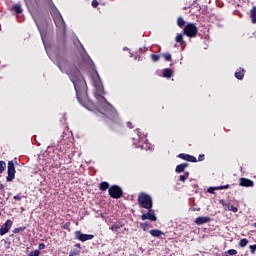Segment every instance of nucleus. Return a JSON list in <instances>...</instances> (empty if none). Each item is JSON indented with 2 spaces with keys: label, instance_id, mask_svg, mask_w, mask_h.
I'll list each match as a JSON object with an SVG mask.
<instances>
[{
  "label": "nucleus",
  "instance_id": "1",
  "mask_svg": "<svg viewBox=\"0 0 256 256\" xmlns=\"http://www.w3.org/2000/svg\"><path fill=\"white\" fill-rule=\"evenodd\" d=\"M57 67L62 71V73H67L74 85L76 97L79 103H83V100L87 97V82H85V78L81 75L79 68L69 64V62L63 58L58 60Z\"/></svg>",
  "mask_w": 256,
  "mask_h": 256
},
{
  "label": "nucleus",
  "instance_id": "2",
  "mask_svg": "<svg viewBox=\"0 0 256 256\" xmlns=\"http://www.w3.org/2000/svg\"><path fill=\"white\" fill-rule=\"evenodd\" d=\"M97 100L103 111H98V115H101L102 119L108 123V126L112 131H119L122 124L119 113H117L115 107H113V105H111L103 95H98Z\"/></svg>",
  "mask_w": 256,
  "mask_h": 256
},
{
  "label": "nucleus",
  "instance_id": "3",
  "mask_svg": "<svg viewBox=\"0 0 256 256\" xmlns=\"http://www.w3.org/2000/svg\"><path fill=\"white\" fill-rule=\"evenodd\" d=\"M138 205L142 209H153V198L145 192H140L138 195Z\"/></svg>",
  "mask_w": 256,
  "mask_h": 256
},
{
  "label": "nucleus",
  "instance_id": "4",
  "mask_svg": "<svg viewBox=\"0 0 256 256\" xmlns=\"http://www.w3.org/2000/svg\"><path fill=\"white\" fill-rule=\"evenodd\" d=\"M199 32V28H197V25L195 23H188L183 28V33L186 35V37H197V33Z\"/></svg>",
  "mask_w": 256,
  "mask_h": 256
},
{
  "label": "nucleus",
  "instance_id": "5",
  "mask_svg": "<svg viewBox=\"0 0 256 256\" xmlns=\"http://www.w3.org/2000/svg\"><path fill=\"white\" fill-rule=\"evenodd\" d=\"M108 193L112 199H121L123 197V189L118 185H112L108 189Z\"/></svg>",
  "mask_w": 256,
  "mask_h": 256
},
{
  "label": "nucleus",
  "instance_id": "6",
  "mask_svg": "<svg viewBox=\"0 0 256 256\" xmlns=\"http://www.w3.org/2000/svg\"><path fill=\"white\" fill-rule=\"evenodd\" d=\"M75 238L79 241H82V243H85V241H91V239H95V236L93 234H83L81 231H76L74 233Z\"/></svg>",
  "mask_w": 256,
  "mask_h": 256
},
{
  "label": "nucleus",
  "instance_id": "7",
  "mask_svg": "<svg viewBox=\"0 0 256 256\" xmlns=\"http://www.w3.org/2000/svg\"><path fill=\"white\" fill-rule=\"evenodd\" d=\"M8 176L6 178V181H13V179H15V164L13 163V161H9L8 162V170H7Z\"/></svg>",
  "mask_w": 256,
  "mask_h": 256
},
{
  "label": "nucleus",
  "instance_id": "8",
  "mask_svg": "<svg viewBox=\"0 0 256 256\" xmlns=\"http://www.w3.org/2000/svg\"><path fill=\"white\" fill-rule=\"evenodd\" d=\"M157 221V216H155V210L153 209H148V212L145 214L141 215V220L142 221Z\"/></svg>",
  "mask_w": 256,
  "mask_h": 256
},
{
  "label": "nucleus",
  "instance_id": "9",
  "mask_svg": "<svg viewBox=\"0 0 256 256\" xmlns=\"http://www.w3.org/2000/svg\"><path fill=\"white\" fill-rule=\"evenodd\" d=\"M53 19L56 27H59V29H63V27H65V20H63L61 13L56 12L55 16H53Z\"/></svg>",
  "mask_w": 256,
  "mask_h": 256
},
{
  "label": "nucleus",
  "instance_id": "10",
  "mask_svg": "<svg viewBox=\"0 0 256 256\" xmlns=\"http://www.w3.org/2000/svg\"><path fill=\"white\" fill-rule=\"evenodd\" d=\"M12 227H13V222L10 219L6 220L4 225L0 228V235L1 236L7 235V233L11 231Z\"/></svg>",
  "mask_w": 256,
  "mask_h": 256
},
{
  "label": "nucleus",
  "instance_id": "11",
  "mask_svg": "<svg viewBox=\"0 0 256 256\" xmlns=\"http://www.w3.org/2000/svg\"><path fill=\"white\" fill-rule=\"evenodd\" d=\"M179 159L183 161H188L189 163H197V158L190 154L181 153L178 155Z\"/></svg>",
  "mask_w": 256,
  "mask_h": 256
},
{
  "label": "nucleus",
  "instance_id": "12",
  "mask_svg": "<svg viewBox=\"0 0 256 256\" xmlns=\"http://www.w3.org/2000/svg\"><path fill=\"white\" fill-rule=\"evenodd\" d=\"M240 187H255V182L249 178H240Z\"/></svg>",
  "mask_w": 256,
  "mask_h": 256
},
{
  "label": "nucleus",
  "instance_id": "13",
  "mask_svg": "<svg viewBox=\"0 0 256 256\" xmlns=\"http://www.w3.org/2000/svg\"><path fill=\"white\" fill-rule=\"evenodd\" d=\"M210 222H211V217L209 216H199L194 221L196 225H205V223H210Z\"/></svg>",
  "mask_w": 256,
  "mask_h": 256
},
{
  "label": "nucleus",
  "instance_id": "14",
  "mask_svg": "<svg viewBox=\"0 0 256 256\" xmlns=\"http://www.w3.org/2000/svg\"><path fill=\"white\" fill-rule=\"evenodd\" d=\"M225 211H232V213H237V211H239L238 207H235L233 204L229 203V202H224L222 203Z\"/></svg>",
  "mask_w": 256,
  "mask_h": 256
},
{
  "label": "nucleus",
  "instance_id": "15",
  "mask_svg": "<svg viewBox=\"0 0 256 256\" xmlns=\"http://www.w3.org/2000/svg\"><path fill=\"white\" fill-rule=\"evenodd\" d=\"M122 227H125V224H123V222L121 221H118L110 226V231H113L114 233H119V229H121Z\"/></svg>",
  "mask_w": 256,
  "mask_h": 256
},
{
  "label": "nucleus",
  "instance_id": "16",
  "mask_svg": "<svg viewBox=\"0 0 256 256\" xmlns=\"http://www.w3.org/2000/svg\"><path fill=\"white\" fill-rule=\"evenodd\" d=\"M187 167H189V163H181L176 166L175 172L176 173H184L185 169H187Z\"/></svg>",
  "mask_w": 256,
  "mask_h": 256
},
{
  "label": "nucleus",
  "instance_id": "17",
  "mask_svg": "<svg viewBox=\"0 0 256 256\" xmlns=\"http://www.w3.org/2000/svg\"><path fill=\"white\" fill-rule=\"evenodd\" d=\"M133 141L136 147H143V141H145V138L137 134V138H133Z\"/></svg>",
  "mask_w": 256,
  "mask_h": 256
},
{
  "label": "nucleus",
  "instance_id": "18",
  "mask_svg": "<svg viewBox=\"0 0 256 256\" xmlns=\"http://www.w3.org/2000/svg\"><path fill=\"white\" fill-rule=\"evenodd\" d=\"M250 19L253 25H256V6H253L250 10Z\"/></svg>",
  "mask_w": 256,
  "mask_h": 256
},
{
  "label": "nucleus",
  "instance_id": "19",
  "mask_svg": "<svg viewBox=\"0 0 256 256\" xmlns=\"http://www.w3.org/2000/svg\"><path fill=\"white\" fill-rule=\"evenodd\" d=\"M162 77H165L166 79H171V77H173V70H171L170 68H165L163 70Z\"/></svg>",
  "mask_w": 256,
  "mask_h": 256
},
{
  "label": "nucleus",
  "instance_id": "20",
  "mask_svg": "<svg viewBox=\"0 0 256 256\" xmlns=\"http://www.w3.org/2000/svg\"><path fill=\"white\" fill-rule=\"evenodd\" d=\"M235 77L241 81L245 77V69L239 68V71L235 72Z\"/></svg>",
  "mask_w": 256,
  "mask_h": 256
},
{
  "label": "nucleus",
  "instance_id": "21",
  "mask_svg": "<svg viewBox=\"0 0 256 256\" xmlns=\"http://www.w3.org/2000/svg\"><path fill=\"white\" fill-rule=\"evenodd\" d=\"M150 235H152V237H161V235H165V234L163 233V231L159 229H152L150 231Z\"/></svg>",
  "mask_w": 256,
  "mask_h": 256
},
{
  "label": "nucleus",
  "instance_id": "22",
  "mask_svg": "<svg viewBox=\"0 0 256 256\" xmlns=\"http://www.w3.org/2000/svg\"><path fill=\"white\" fill-rule=\"evenodd\" d=\"M13 11L15 12L16 15H20V13H23V9L19 4L13 6Z\"/></svg>",
  "mask_w": 256,
  "mask_h": 256
},
{
  "label": "nucleus",
  "instance_id": "23",
  "mask_svg": "<svg viewBox=\"0 0 256 256\" xmlns=\"http://www.w3.org/2000/svg\"><path fill=\"white\" fill-rule=\"evenodd\" d=\"M99 189L100 191H107V189H110L109 184L107 182H101L99 184Z\"/></svg>",
  "mask_w": 256,
  "mask_h": 256
},
{
  "label": "nucleus",
  "instance_id": "24",
  "mask_svg": "<svg viewBox=\"0 0 256 256\" xmlns=\"http://www.w3.org/2000/svg\"><path fill=\"white\" fill-rule=\"evenodd\" d=\"M189 179V172H185L183 175H180L179 181L182 183H185Z\"/></svg>",
  "mask_w": 256,
  "mask_h": 256
},
{
  "label": "nucleus",
  "instance_id": "25",
  "mask_svg": "<svg viewBox=\"0 0 256 256\" xmlns=\"http://www.w3.org/2000/svg\"><path fill=\"white\" fill-rule=\"evenodd\" d=\"M25 229H27V227L22 226V227L15 228L12 232H13L15 235H17V233H23V231H25Z\"/></svg>",
  "mask_w": 256,
  "mask_h": 256
},
{
  "label": "nucleus",
  "instance_id": "26",
  "mask_svg": "<svg viewBox=\"0 0 256 256\" xmlns=\"http://www.w3.org/2000/svg\"><path fill=\"white\" fill-rule=\"evenodd\" d=\"M177 25L178 27H185V19H183V17H179L177 19Z\"/></svg>",
  "mask_w": 256,
  "mask_h": 256
},
{
  "label": "nucleus",
  "instance_id": "27",
  "mask_svg": "<svg viewBox=\"0 0 256 256\" xmlns=\"http://www.w3.org/2000/svg\"><path fill=\"white\" fill-rule=\"evenodd\" d=\"M175 40H176V43H180V45H183V34H178Z\"/></svg>",
  "mask_w": 256,
  "mask_h": 256
},
{
  "label": "nucleus",
  "instance_id": "28",
  "mask_svg": "<svg viewBox=\"0 0 256 256\" xmlns=\"http://www.w3.org/2000/svg\"><path fill=\"white\" fill-rule=\"evenodd\" d=\"M7 169V163L5 161H0V173H3Z\"/></svg>",
  "mask_w": 256,
  "mask_h": 256
},
{
  "label": "nucleus",
  "instance_id": "29",
  "mask_svg": "<svg viewBox=\"0 0 256 256\" xmlns=\"http://www.w3.org/2000/svg\"><path fill=\"white\" fill-rule=\"evenodd\" d=\"M248 243H249V240H247L246 238H243L240 240L239 245L241 247H247Z\"/></svg>",
  "mask_w": 256,
  "mask_h": 256
},
{
  "label": "nucleus",
  "instance_id": "30",
  "mask_svg": "<svg viewBox=\"0 0 256 256\" xmlns=\"http://www.w3.org/2000/svg\"><path fill=\"white\" fill-rule=\"evenodd\" d=\"M140 227L143 231H148L149 230V223H147V222L141 223Z\"/></svg>",
  "mask_w": 256,
  "mask_h": 256
},
{
  "label": "nucleus",
  "instance_id": "31",
  "mask_svg": "<svg viewBox=\"0 0 256 256\" xmlns=\"http://www.w3.org/2000/svg\"><path fill=\"white\" fill-rule=\"evenodd\" d=\"M237 250H235V249H230V250H228L227 252H225V254H226V256H233V255H237Z\"/></svg>",
  "mask_w": 256,
  "mask_h": 256
},
{
  "label": "nucleus",
  "instance_id": "32",
  "mask_svg": "<svg viewBox=\"0 0 256 256\" xmlns=\"http://www.w3.org/2000/svg\"><path fill=\"white\" fill-rule=\"evenodd\" d=\"M162 57H164L165 61H173L170 53H164Z\"/></svg>",
  "mask_w": 256,
  "mask_h": 256
},
{
  "label": "nucleus",
  "instance_id": "33",
  "mask_svg": "<svg viewBox=\"0 0 256 256\" xmlns=\"http://www.w3.org/2000/svg\"><path fill=\"white\" fill-rule=\"evenodd\" d=\"M151 59L154 61V63H157V61L160 59V56L157 54H151Z\"/></svg>",
  "mask_w": 256,
  "mask_h": 256
},
{
  "label": "nucleus",
  "instance_id": "34",
  "mask_svg": "<svg viewBox=\"0 0 256 256\" xmlns=\"http://www.w3.org/2000/svg\"><path fill=\"white\" fill-rule=\"evenodd\" d=\"M249 249H250V253H251L252 255H255V253H256V244L250 245V246H249Z\"/></svg>",
  "mask_w": 256,
  "mask_h": 256
},
{
  "label": "nucleus",
  "instance_id": "35",
  "mask_svg": "<svg viewBox=\"0 0 256 256\" xmlns=\"http://www.w3.org/2000/svg\"><path fill=\"white\" fill-rule=\"evenodd\" d=\"M216 191H221L223 189H229V184H226L224 186H218V187H215Z\"/></svg>",
  "mask_w": 256,
  "mask_h": 256
},
{
  "label": "nucleus",
  "instance_id": "36",
  "mask_svg": "<svg viewBox=\"0 0 256 256\" xmlns=\"http://www.w3.org/2000/svg\"><path fill=\"white\" fill-rule=\"evenodd\" d=\"M41 255V252L39 250H35L29 253L28 256H39Z\"/></svg>",
  "mask_w": 256,
  "mask_h": 256
},
{
  "label": "nucleus",
  "instance_id": "37",
  "mask_svg": "<svg viewBox=\"0 0 256 256\" xmlns=\"http://www.w3.org/2000/svg\"><path fill=\"white\" fill-rule=\"evenodd\" d=\"M91 5H92V7H93L94 9H97V7H99V1H97V0H92Z\"/></svg>",
  "mask_w": 256,
  "mask_h": 256
},
{
  "label": "nucleus",
  "instance_id": "38",
  "mask_svg": "<svg viewBox=\"0 0 256 256\" xmlns=\"http://www.w3.org/2000/svg\"><path fill=\"white\" fill-rule=\"evenodd\" d=\"M13 199H15V201H21V199H23V196H21V194H17L13 197Z\"/></svg>",
  "mask_w": 256,
  "mask_h": 256
},
{
  "label": "nucleus",
  "instance_id": "39",
  "mask_svg": "<svg viewBox=\"0 0 256 256\" xmlns=\"http://www.w3.org/2000/svg\"><path fill=\"white\" fill-rule=\"evenodd\" d=\"M198 161H205V154H200L198 156Z\"/></svg>",
  "mask_w": 256,
  "mask_h": 256
},
{
  "label": "nucleus",
  "instance_id": "40",
  "mask_svg": "<svg viewBox=\"0 0 256 256\" xmlns=\"http://www.w3.org/2000/svg\"><path fill=\"white\" fill-rule=\"evenodd\" d=\"M38 249H39L40 251H43V249H45V243H40V244L38 245Z\"/></svg>",
  "mask_w": 256,
  "mask_h": 256
},
{
  "label": "nucleus",
  "instance_id": "41",
  "mask_svg": "<svg viewBox=\"0 0 256 256\" xmlns=\"http://www.w3.org/2000/svg\"><path fill=\"white\" fill-rule=\"evenodd\" d=\"M127 127L129 129H133L135 126H133V123L132 122H127Z\"/></svg>",
  "mask_w": 256,
  "mask_h": 256
},
{
  "label": "nucleus",
  "instance_id": "42",
  "mask_svg": "<svg viewBox=\"0 0 256 256\" xmlns=\"http://www.w3.org/2000/svg\"><path fill=\"white\" fill-rule=\"evenodd\" d=\"M215 188H213V187H210V188H208V193H215Z\"/></svg>",
  "mask_w": 256,
  "mask_h": 256
},
{
  "label": "nucleus",
  "instance_id": "43",
  "mask_svg": "<svg viewBox=\"0 0 256 256\" xmlns=\"http://www.w3.org/2000/svg\"><path fill=\"white\" fill-rule=\"evenodd\" d=\"M69 227H71V223L68 222L64 225L63 229H69Z\"/></svg>",
  "mask_w": 256,
  "mask_h": 256
},
{
  "label": "nucleus",
  "instance_id": "44",
  "mask_svg": "<svg viewBox=\"0 0 256 256\" xmlns=\"http://www.w3.org/2000/svg\"><path fill=\"white\" fill-rule=\"evenodd\" d=\"M95 75H96L98 81H101V76H99V72H97V70H95Z\"/></svg>",
  "mask_w": 256,
  "mask_h": 256
},
{
  "label": "nucleus",
  "instance_id": "45",
  "mask_svg": "<svg viewBox=\"0 0 256 256\" xmlns=\"http://www.w3.org/2000/svg\"><path fill=\"white\" fill-rule=\"evenodd\" d=\"M3 189H5V185H3V183L0 182V191H3Z\"/></svg>",
  "mask_w": 256,
  "mask_h": 256
},
{
  "label": "nucleus",
  "instance_id": "46",
  "mask_svg": "<svg viewBox=\"0 0 256 256\" xmlns=\"http://www.w3.org/2000/svg\"><path fill=\"white\" fill-rule=\"evenodd\" d=\"M46 2L48 3V5H53V0H46Z\"/></svg>",
  "mask_w": 256,
  "mask_h": 256
},
{
  "label": "nucleus",
  "instance_id": "47",
  "mask_svg": "<svg viewBox=\"0 0 256 256\" xmlns=\"http://www.w3.org/2000/svg\"><path fill=\"white\" fill-rule=\"evenodd\" d=\"M254 227H256V222L254 223Z\"/></svg>",
  "mask_w": 256,
  "mask_h": 256
},
{
  "label": "nucleus",
  "instance_id": "48",
  "mask_svg": "<svg viewBox=\"0 0 256 256\" xmlns=\"http://www.w3.org/2000/svg\"><path fill=\"white\" fill-rule=\"evenodd\" d=\"M0 217H1V212H0Z\"/></svg>",
  "mask_w": 256,
  "mask_h": 256
}]
</instances>
